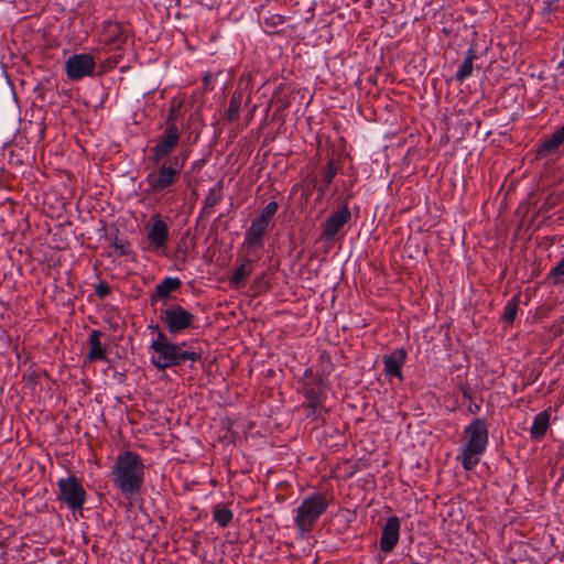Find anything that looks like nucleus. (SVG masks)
<instances>
[{
	"label": "nucleus",
	"instance_id": "obj_1",
	"mask_svg": "<svg viewBox=\"0 0 564 564\" xmlns=\"http://www.w3.org/2000/svg\"><path fill=\"white\" fill-rule=\"evenodd\" d=\"M111 481L113 487L124 497L138 495L144 482V464L134 452L120 453L111 468Z\"/></svg>",
	"mask_w": 564,
	"mask_h": 564
},
{
	"label": "nucleus",
	"instance_id": "obj_2",
	"mask_svg": "<svg viewBox=\"0 0 564 564\" xmlns=\"http://www.w3.org/2000/svg\"><path fill=\"white\" fill-rule=\"evenodd\" d=\"M464 443L457 460L467 471L473 470L480 462L488 446V429L484 419L476 417L464 429Z\"/></svg>",
	"mask_w": 564,
	"mask_h": 564
},
{
	"label": "nucleus",
	"instance_id": "obj_3",
	"mask_svg": "<svg viewBox=\"0 0 564 564\" xmlns=\"http://www.w3.org/2000/svg\"><path fill=\"white\" fill-rule=\"evenodd\" d=\"M187 344H174L170 341L165 333H160L155 339L151 341L150 349L154 351L151 362L160 370L171 367L181 366L186 361L196 362L202 358L200 352L194 350H184Z\"/></svg>",
	"mask_w": 564,
	"mask_h": 564
},
{
	"label": "nucleus",
	"instance_id": "obj_4",
	"mask_svg": "<svg viewBox=\"0 0 564 564\" xmlns=\"http://www.w3.org/2000/svg\"><path fill=\"white\" fill-rule=\"evenodd\" d=\"M187 155L174 156L161 162L155 171L150 172L145 182L149 186V192L152 194H160L167 192L174 186L185 165Z\"/></svg>",
	"mask_w": 564,
	"mask_h": 564
},
{
	"label": "nucleus",
	"instance_id": "obj_5",
	"mask_svg": "<svg viewBox=\"0 0 564 564\" xmlns=\"http://www.w3.org/2000/svg\"><path fill=\"white\" fill-rule=\"evenodd\" d=\"M329 507L326 495L316 491L305 497L296 509L294 523L297 531L304 535L310 533L318 519Z\"/></svg>",
	"mask_w": 564,
	"mask_h": 564
},
{
	"label": "nucleus",
	"instance_id": "obj_6",
	"mask_svg": "<svg viewBox=\"0 0 564 564\" xmlns=\"http://www.w3.org/2000/svg\"><path fill=\"white\" fill-rule=\"evenodd\" d=\"M57 487L58 499L66 503L68 509L75 511L83 508L86 501V491L76 476L61 478L57 481Z\"/></svg>",
	"mask_w": 564,
	"mask_h": 564
},
{
	"label": "nucleus",
	"instance_id": "obj_7",
	"mask_svg": "<svg viewBox=\"0 0 564 564\" xmlns=\"http://www.w3.org/2000/svg\"><path fill=\"white\" fill-rule=\"evenodd\" d=\"M181 139V130L176 123L166 126L164 131L158 137L156 143L150 149L151 161L153 164H160L175 150Z\"/></svg>",
	"mask_w": 564,
	"mask_h": 564
},
{
	"label": "nucleus",
	"instance_id": "obj_8",
	"mask_svg": "<svg viewBox=\"0 0 564 564\" xmlns=\"http://www.w3.org/2000/svg\"><path fill=\"white\" fill-rule=\"evenodd\" d=\"M161 319L166 325L169 332L175 335L193 328L195 315L181 305H172L161 311Z\"/></svg>",
	"mask_w": 564,
	"mask_h": 564
},
{
	"label": "nucleus",
	"instance_id": "obj_9",
	"mask_svg": "<svg viewBox=\"0 0 564 564\" xmlns=\"http://www.w3.org/2000/svg\"><path fill=\"white\" fill-rule=\"evenodd\" d=\"M96 69V61L88 53H78L69 56L64 64V70L70 80H80L93 76Z\"/></svg>",
	"mask_w": 564,
	"mask_h": 564
},
{
	"label": "nucleus",
	"instance_id": "obj_10",
	"mask_svg": "<svg viewBox=\"0 0 564 564\" xmlns=\"http://www.w3.org/2000/svg\"><path fill=\"white\" fill-rule=\"evenodd\" d=\"M147 241L149 242V251H162L166 249L169 227L160 215H155L151 218V223L147 227Z\"/></svg>",
	"mask_w": 564,
	"mask_h": 564
},
{
	"label": "nucleus",
	"instance_id": "obj_11",
	"mask_svg": "<svg viewBox=\"0 0 564 564\" xmlns=\"http://www.w3.org/2000/svg\"><path fill=\"white\" fill-rule=\"evenodd\" d=\"M351 219V213L348 204L345 203L340 208L330 214L322 226V238L325 241H333L336 235L347 225Z\"/></svg>",
	"mask_w": 564,
	"mask_h": 564
},
{
	"label": "nucleus",
	"instance_id": "obj_12",
	"mask_svg": "<svg viewBox=\"0 0 564 564\" xmlns=\"http://www.w3.org/2000/svg\"><path fill=\"white\" fill-rule=\"evenodd\" d=\"M128 40L127 30L118 22L106 21L102 25L100 42L120 48Z\"/></svg>",
	"mask_w": 564,
	"mask_h": 564
},
{
	"label": "nucleus",
	"instance_id": "obj_13",
	"mask_svg": "<svg viewBox=\"0 0 564 564\" xmlns=\"http://www.w3.org/2000/svg\"><path fill=\"white\" fill-rule=\"evenodd\" d=\"M400 538V520L398 517H389L381 533L380 550L384 553L391 552L398 544Z\"/></svg>",
	"mask_w": 564,
	"mask_h": 564
},
{
	"label": "nucleus",
	"instance_id": "obj_14",
	"mask_svg": "<svg viewBox=\"0 0 564 564\" xmlns=\"http://www.w3.org/2000/svg\"><path fill=\"white\" fill-rule=\"evenodd\" d=\"M269 225L254 218L245 234L243 247L261 248Z\"/></svg>",
	"mask_w": 564,
	"mask_h": 564
},
{
	"label": "nucleus",
	"instance_id": "obj_15",
	"mask_svg": "<svg viewBox=\"0 0 564 564\" xmlns=\"http://www.w3.org/2000/svg\"><path fill=\"white\" fill-rule=\"evenodd\" d=\"M224 197V182L219 180L212 188L208 189V193L204 199L202 209L199 212V217L207 219L214 213V207L217 206Z\"/></svg>",
	"mask_w": 564,
	"mask_h": 564
},
{
	"label": "nucleus",
	"instance_id": "obj_16",
	"mask_svg": "<svg viewBox=\"0 0 564 564\" xmlns=\"http://www.w3.org/2000/svg\"><path fill=\"white\" fill-rule=\"evenodd\" d=\"M406 359V351L403 348L392 351L383 357V370L389 377L402 378V366Z\"/></svg>",
	"mask_w": 564,
	"mask_h": 564
},
{
	"label": "nucleus",
	"instance_id": "obj_17",
	"mask_svg": "<svg viewBox=\"0 0 564 564\" xmlns=\"http://www.w3.org/2000/svg\"><path fill=\"white\" fill-rule=\"evenodd\" d=\"M181 286V280L178 278H164L156 286L151 295V304L153 305L156 301L167 300L174 291Z\"/></svg>",
	"mask_w": 564,
	"mask_h": 564
},
{
	"label": "nucleus",
	"instance_id": "obj_18",
	"mask_svg": "<svg viewBox=\"0 0 564 564\" xmlns=\"http://www.w3.org/2000/svg\"><path fill=\"white\" fill-rule=\"evenodd\" d=\"M564 143V126L552 133V135L545 139L541 145L539 153L542 156H546L558 149Z\"/></svg>",
	"mask_w": 564,
	"mask_h": 564
},
{
	"label": "nucleus",
	"instance_id": "obj_19",
	"mask_svg": "<svg viewBox=\"0 0 564 564\" xmlns=\"http://www.w3.org/2000/svg\"><path fill=\"white\" fill-rule=\"evenodd\" d=\"M477 58V53L474 47H469L464 62L459 65L458 70L455 74V79L463 83L465 79L471 76L473 65Z\"/></svg>",
	"mask_w": 564,
	"mask_h": 564
},
{
	"label": "nucleus",
	"instance_id": "obj_20",
	"mask_svg": "<svg viewBox=\"0 0 564 564\" xmlns=\"http://www.w3.org/2000/svg\"><path fill=\"white\" fill-rule=\"evenodd\" d=\"M101 333L99 330L94 329L90 333L88 344H89V352L88 359L90 361L104 360L106 358V352L100 343Z\"/></svg>",
	"mask_w": 564,
	"mask_h": 564
},
{
	"label": "nucleus",
	"instance_id": "obj_21",
	"mask_svg": "<svg viewBox=\"0 0 564 564\" xmlns=\"http://www.w3.org/2000/svg\"><path fill=\"white\" fill-rule=\"evenodd\" d=\"M550 424V414L547 411H542L534 416L533 423L530 429V435L534 440H540L546 433Z\"/></svg>",
	"mask_w": 564,
	"mask_h": 564
},
{
	"label": "nucleus",
	"instance_id": "obj_22",
	"mask_svg": "<svg viewBox=\"0 0 564 564\" xmlns=\"http://www.w3.org/2000/svg\"><path fill=\"white\" fill-rule=\"evenodd\" d=\"M338 170L339 164L337 161L332 159L327 162L323 173L322 184L317 188L321 196H324L327 193L329 185L332 184L334 177L338 173Z\"/></svg>",
	"mask_w": 564,
	"mask_h": 564
},
{
	"label": "nucleus",
	"instance_id": "obj_23",
	"mask_svg": "<svg viewBox=\"0 0 564 564\" xmlns=\"http://www.w3.org/2000/svg\"><path fill=\"white\" fill-rule=\"evenodd\" d=\"M251 273L250 260L245 259L234 271L229 283L232 288L239 289L243 285L246 278Z\"/></svg>",
	"mask_w": 564,
	"mask_h": 564
},
{
	"label": "nucleus",
	"instance_id": "obj_24",
	"mask_svg": "<svg viewBox=\"0 0 564 564\" xmlns=\"http://www.w3.org/2000/svg\"><path fill=\"white\" fill-rule=\"evenodd\" d=\"M234 518V513L230 509L225 507L224 505H217L213 511V519L217 524L221 528H226L229 525Z\"/></svg>",
	"mask_w": 564,
	"mask_h": 564
},
{
	"label": "nucleus",
	"instance_id": "obj_25",
	"mask_svg": "<svg viewBox=\"0 0 564 564\" xmlns=\"http://www.w3.org/2000/svg\"><path fill=\"white\" fill-rule=\"evenodd\" d=\"M241 102H242L241 93L235 91L230 98L229 107L226 112L228 121L232 122L238 119Z\"/></svg>",
	"mask_w": 564,
	"mask_h": 564
},
{
	"label": "nucleus",
	"instance_id": "obj_26",
	"mask_svg": "<svg viewBox=\"0 0 564 564\" xmlns=\"http://www.w3.org/2000/svg\"><path fill=\"white\" fill-rule=\"evenodd\" d=\"M285 17L278 13H272L263 19L262 24L268 33L274 32L275 29L285 23Z\"/></svg>",
	"mask_w": 564,
	"mask_h": 564
},
{
	"label": "nucleus",
	"instance_id": "obj_27",
	"mask_svg": "<svg viewBox=\"0 0 564 564\" xmlns=\"http://www.w3.org/2000/svg\"><path fill=\"white\" fill-rule=\"evenodd\" d=\"M547 281L551 284H560L564 282V257L561 261L549 272Z\"/></svg>",
	"mask_w": 564,
	"mask_h": 564
},
{
	"label": "nucleus",
	"instance_id": "obj_28",
	"mask_svg": "<svg viewBox=\"0 0 564 564\" xmlns=\"http://www.w3.org/2000/svg\"><path fill=\"white\" fill-rule=\"evenodd\" d=\"M279 205L276 202H270L261 209L260 214L256 218L269 225L276 214Z\"/></svg>",
	"mask_w": 564,
	"mask_h": 564
},
{
	"label": "nucleus",
	"instance_id": "obj_29",
	"mask_svg": "<svg viewBox=\"0 0 564 564\" xmlns=\"http://www.w3.org/2000/svg\"><path fill=\"white\" fill-rule=\"evenodd\" d=\"M518 312V297H512L507 302L503 307L502 319L507 323H512Z\"/></svg>",
	"mask_w": 564,
	"mask_h": 564
},
{
	"label": "nucleus",
	"instance_id": "obj_30",
	"mask_svg": "<svg viewBox=\"0 0 564 564\" xmlns=\"http://www.w3.org/2000/svg\"><path fill=\"white\" fill-rule=\"evenodd\" d=\"M113 252L116 256L123 257L132 254L131 245L123 239H116L112 243Z\"/></svg>",
	"mask_w": 564,
	"mask_h": 564
},
{
	"label": "nucleus",
	"instance_id": "obj_31",
	"mask_svg": "<svg viewBox=\"0 0 564 564\" xmlns=\"http://www.w3.org/2000/svg\"><path fill=\"white\" fill-rule=\"evenodd\" d=\"M305 398L308 401V408L311 410V413H315L317 404H318V397L313 388H305L304 391Z\"/></svg>",
	"mask_w": 564,
	"mask_h": 564
},
{
	"label": "nucleus",
	"instance_id": "obj_32",
	"mask_svg": "<svg viewBox=\"0 0 564 564\" xmlns=\"http://www.w3.org/2000/svg\"><path fill=\"white\" fill-rule=\"evenodd\" d=\"M95 293L99 299H105L110 294V286L105 282H100L96 285Z\"/></svg>",
	"mask_w": 564,
	"mask_h": 564
},
{
	"label": "nucleus",
	"instance_id": "obj_33",
	"mask_svg": "<svg viewBox=\"0 0 564 564\" xmlns=\"http://www.w3.org/2000/svg\"><path fill=\"white\" fill-rule=\"evenodd\" d=\"M203 82H204V88H205L206 90H212V89H213V86H212L213 75H212V74H206V75L203 77Z\"/></svg>",
	"mask_w": 564,
	"mask_h": 564
},
{
	"label": "nucleus",
	"instance_id": "obj_34",
	"mask_svg": "<svg viewBox=\"0 0 564 564\" xmlns=\"http://www.w3.org/2000/svg\"><path fill=\"white\" fill-rule=\"evenodd\" d=\"M175 117H176V109L175 107H172L170 109L169 116H167V124L175 123Z\"/></svg>",
	"mask_w": 564,
	"mask_h": 564
},
{
	"label": "nucleus",
	"instance_id": "obj_35",
	"mask_svg": "<svg viewBox=\"0 0 564 564\" xmlns=\"http://www.w3.org/2000/svg\"><path fill=\"white\" fill-rule=\"evenodd\" d=\"M148 328H149L151 332L156 333V334H158V336L160 335V333H163V332L161 330L160 326H159V325H156V324H155V325H149V327H148Z\"/></svg>",
	"mask_w": 564,
	"mask_h": 564
}]
</instances>
